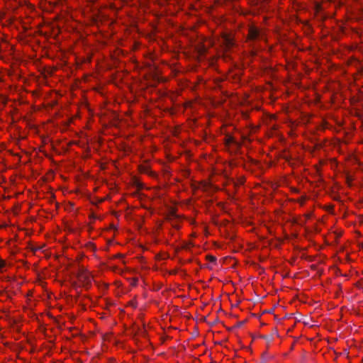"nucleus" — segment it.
I'll return each instance as SVG.
<instances>
[{
	"instance_id": "nucleus-2",
	"label": "nucleus",
	"mask_w": 363,
	"mask_h": 363,
	"mask_svg": "<svg viewBox=\"0 0 363 363\" xmlns=\"http://www.w3.org/2000/svg\"><path fill=\"white\" fill-rule=\"evenodd\" d=\"M225 144L234 152H236L240 147V144L230 135L225 136Z\"/></svg>"
},
{
	"instance_id": "nucleus-1",
	"label": "nucleus",
	"mask_w": 363,
	"mask_h": 363,
	"mask_svg": "<svg viewBox=\"0 0 363 363\" xmlns=\"http://www.w3.org/2000/svg\"><path fill=\"white\" fill-rule=\"evenodd\" d=\"M77 277L84 287H88L91 283V277L84 268H81L77 273Z\"/></svg>"
},
{
	"instance_id": "nucleus-5",
	"label": "nucleus",
	"mask_w": 363,
	"mask_h": 363,
	"mask_svg": "<svg viewBox=\"0 0 363 363\" xmlns=\"http://www.w3.org/2000/svg\"><path fill=\"white\" fill-rule=\"evenodd\" d=\"M178 218V216L176 214V213L174 212V211L172 210L167 215V220H169V222H171L172 223V225L175 228H179V225L175 223L174 220H177Z\"/></svg>"
},
{
	"instance_id": "nucleus-8",
	"label": "nucleus",
	"mask_w": 363,
	"mask_h": 363,
	"mask_svg": "<svg viewBox=\"0 0 363 363\" xmlns=\"http://www.w3.org/2000/svg\"><path fill=\"white\" fill-rule=\"evenodd\" d=\"M245 321H241L238 323V327H240L244 324Z\"/></svg>"
},
{
	"instance_id": "nucleus-4",
	"label": "nucleus",
	"mask_w": 363,
	"mask_h": 363,
	"mask_svg": "<svg viewBox=\"0 0 363 363\" xmlns=\"http://www.w3.org/2000/svg\"><path fill=\"white\" fill-rule=\"evenodd\" d=\"M222 40V43L226 50L230 49L234 45L233 39L228 35H224Z\"/></svg>"
},
{
	"instance_id": "nucleus-6",
	"label": "nucleus",
	"mask_w": 363,
	"mask_h": 363,
	"mask_svg": "<svg viewBox=\"0 0 363 363\" xmlns=\"http://www.w3.org/2000/svg\"><path fill=\"white\" fill-rule=\"evenodd\" d=\"M206 259H207L209 262H213V263H214V262H216V257H214V256H213V255H207Z\"/></svg>"
},
{
	"instance_id": "nucleus-9",
	"label": "nucleus",
	"mask_w": 363,
	"mask_h": 363,
	"mask_svg": "<svg viewBox=\"0 0 363 363\" xmlns=\"http://www.w3.org/2000/svg\"><path fill=\"white\" fill-rule=\"evenodd\" d=\"M4 266V263L3 261L0 262V268L3 267Z\"/></svg>"
},
{
	"instance_id": "nucleus-3",
	"label": "nucleus",
	"mask_w": 363,
	"mask_h": 363,
	"mask_svg": "<svg viewBox=\"0 0 363 363\" xmlns=\"http://www.w3.org/2000/svg\"><path fill=\"white\" fill-rule=\"evenodd\" d=\"M248 39L250 41H255L264 39V36L257 28L252 26L249 28Z\"/></svg>"
},
{
	"instance_id": "nucleus-7",
	"label": "nucleus",
	"mask_w": 363,
	"mask_h": 363,
	"mask_svg": "<svg viewBox=\"0 0 363 363\" xmlns=\"http://www.w3.org/2000/svg\"><path fill=\"white\" fill-rule=\"evenodd\" d=\"M262 337L264 338L267 342H270L273 339L272 336H263Z\"/></svg>"
}]
</instances>
